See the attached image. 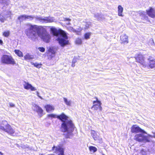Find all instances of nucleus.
I'll return each mask as SVG.
<instances>
[{
	"label": "nucleus",
	"mask_w": 155,
	"mask_h": 155,
	"mask_svg": "<svg viewBox=\"0 0 155 155\" xmlns=\"http://www.w3.org/2000/svg\"><path fill=\"white\" fill-rule=\"evenodd\" d=\"M10 2V0H0V3L8 5Z\"/></svg>",
	"instance_id": "bb28decb"
},
{
	"label": "nucleus",
	"mask_w": 155,
	"mask_h": 155,
	"mask_svg": "<svg viewBox=\"0 0 155 155\" xmlns=\"http://www.w3.org/2000/svg\"><path fill=\"white\" fill-rule=\"evenodd\" d=\"M152 41H153V44H154V41H153V39L152 40Z\"/></svg>",
	"instance_id": "de8ad7c7"
},
{
	"label": "nucleus",
	"mask_w": 155,
	"mask_h": 155,
	"mask_svg": "<svg viewBox=\"0 0 155 155\" xmlns=\"http://www.w3.org/2000/svg\"><path fill=\"white\" fill-rule=\"evenodd\" d=\"M49 52L51 53L52 54L54 55L55 53V50L52 48L50 47L48 50Z\"/></svg>",
	"instance_id": "7c9ffc66"
},
{
	"label": "nucleus",
	"mask_w": 155,
	"mask_h": 155,
	"mask_svg": "<svg viewBox=\"0 0 155 155\" xmlns=\"http://www.w3.org/2000/svg\"><path fill=\"white\" fill-rule=\"evenodd\" d=\"M33 107L34 111L37 112L40 117H42L43 115V110L41 107L35 104H34L33 105Z\"/></svg>",
	"instance_id": "1a4fd4ad"
},
{
	"label": "nucleus",
	"mask_w": 155,
	"mask_h": 155,
	"mask_svg": "<svg viewBox=\"0 0 155 155\" xmlns=\"http://www.w3.org/2000/svg\"><path fill=\"white\" fill-rule=\"evenodd\" d=\"M148 64H145V66L147 67L151 68H155V59H153V58L150 57L148 58Z\"/></svg>",
	"instance_id": "9d476101"
},
{
	"label": "nucleus",
	"mask_w": 155,
	"mask_h": 155,
	"mask_svg": "<svg viewBox=\"0 0 155 155\" xmlns=\"http://www.w3.org/2000/svg\"><path fill=\"white\" fill-rule=\"evenodd\" d=\"M135 58L137 62L139 63L143 66H145V64L144 62V58L142 55L139 54L135 57Z\"/></svg>",
	"instance_id": "f8f14e48"
},
{
	"label": "nucleus",
	"mask_w": 155,
	"mask_h": 155,
	"mask_svg": "<svg viewBox=\"0 0 155 155\" xmlns=\"http://www.w3.org/2000/svg\"><path fill=\"white\" fill-rule=\"evenodd\" d=\"M70 21H66V24L67 25H70L71 23H70Z\"/></svg>",
	"instance_id": "37998d69"
},
{
	"label": "nucleus",
	"mask_w": 155,
	"mask_h": 155,
	"mask_svg": "<svg viewBox=\"0 0 155 155\" xmlns=\"http://www.w3.org/2000/svg\"><path fill=\"white\" fill-rule=\"evenodd\" d=\"M10 106L11 107H15V104L12 103H10Z\"/></svg>",
	"instance_id": "a19ab883"
},
{
	"label": "nucleus",
	"mask_w": 155,
	"mask_h": 155,
	"mask_svg": "<svg viewBox=\"0 0 155 155\" xmlns=\"http://www.w3.org/2000/svg\"><path fill=\"white\" fill-rule=\"evenodd\" d=\"M3 13H1L0 14V21L1 22L3 23L6 19V16H4L3 15Z\"/></svg>",
	"instance_id": "393cba45"
},
{
	"label": "nucleus",
	"mask_w": 155,
	"mask_h": 155,
	"mask_svg": "<svg viewBox=\"0 0 155 155\" xmlns=\"http://www.w3.org/2000/svg\"><path fill=\"white\" fill-rule=\"evenodd\" d=\"M39 50L41 52H43L45 51V49L43 47H39L38 48Z\"/></svg>",
	"instance_id": "c9c22d12"
},
{
	"label": "nucleus",
	"mask_w": 155,
	"mask_h": 155,
	"mask_svg": "<svg viewBox=\"0 0 155 155\" xmlns=\"http://www.w3.org/2000/svg\"><path fill=\"white\" fill-rule=\"evenodd\" d=\"M76 44H81L82 43V41L81 39L79 38H78L76 40Z\"/></svg>",
	"instance_id": "f704fd0d"
},
{
	"label": "nucleus",
	"mask_w": 155,
	"mask_h": 155,
	"mask_svg": "<svg viewBox=\"0 0 155 155\" xmlns=\"http://www.w3.org/2000/svg\"><path fill=\"white\" fill-rule=\"evenodd\" d=\"M3 44V41L2 39H0V44L2 45Z\"/></svg>",
	"instance_id": "79ce46f5"
},
{
	"label": "nucleus",
	"mask_w": 155,
	"mask_h": 155,
	"mask_svg": "<svg viewBox=\"0 0 155 155\" xmlns=\"http://www.w3.org/2000/svg\"><path fill=\"white\" fill-rule=\"evenodd\" d=\"M1 13H3V15L4 16H6V18L9 17L10 15L11 14V12L9 11H3Z\"/></svg>",
	"instance_id": "6ab92c4d"
},
{
	"label": "nucleus",
	"mask_w": 155,
	"mask_h": 155,
	"mask_svg": "<svg viewBox=\"0 0 155 155\" xmlns=\"http://www.w3.org/2000/svg\"><path fill=\"white\" fill-rule=\"evenodd\" d=\"M15 52L16 54L19 57H21L23 56V54L22 52L19 50H15Z\"/></svg>",
	"instance_id": "4be33fe9"
},
{
	"label": "nucleus",
	"mask_w": 155,
	"mask_h": 155,
	"mask_svg": "<svg viewBox=\"0 0 155 155\" xmlns=\"http://www.w3.org/2000/svg\"><path fill=\"white\" fill-rule=\"evenodd\" d=\"M131 130L132 133H141L135 135L134 139L137 141L143 143L149 142L150 141V137H151V136L149 135V136H148L145 135L144 134H147V132L137 125H133L131 127Z\"/></svg>",
	"instance_id": "7ed1b4c3"
},
{
	"label": "nucleus",
	"mask_w": 155,
	"mask_h": 155,
	"mask_svg": "<svg viewBox=\"0 0 155 155\" xmlns=\"http://www.w3.org/2000/svg\"><path fill=\"white\" fill-rule=\"evenodd\" d=\"M31 64L33 65L34 67L37 68H39L41 67L42 64L41 63H34L33 62H31Z\"/></svg>",
	"instance_id": "a878e982"
},
{
	"label": "nucleus",
	"mask_w": 155,
	"mask_h": 155,
	"mask_svg": "<svg viewBox=\"0 0 155 155\" xmlns=\"http://www.w3.org/2000/svg\"><path fill=\"white\" fill-rule=\"evenodd\" d=\"M24 58L25 60H30L32 59L33 58V57L32 55L27 54L24 56Z\"/></svg>",
	"instance_id": "c756f323"
},
{
	"label": "nucleus",
	"mask_w": 155,
	"mask_h": 155,
	"mask_svg": "<svg viewBox=\"0 0 155 155\" xmlns=\"http://www.w3.org/2000/svg\"><path fill=\"white\" fill-rule=\"evenodd\" d=\"M48 117L52 118H57L60 120L62 122L61 129L62 132L66 133L64 134L65 137L67 139H71L73 137L72 133L74 131V126L71 120L68 119V117L63 113L59 115L51 114L48 115Z\"/></svg>",
	"instance_id": "f03ea898"
},
{
	"label": "nucleus",
	"mask_w": 155,
	"mask_h": 155,
	"mask_svg": "<svg viewBox=\"0 0 155 155\" xmlns=\"http://www.w3.org/2000/svg\"><path fill=\"white\" fill-rule=\"evenodd\" d=\"M91 136L95 140H98L99 138V136L97 134L96 132L93 130L91 131Z\"/></svg>",
	"instance_id": "f3484780"
},
{
	"label": "nucleus",
	"mask_w": 155,
	"mask_h": 155,
	"mask_svg": "<svg viewBox=\"0 0 155 155\" xmlns=\"http://www.w3.org/2000/svg\"><path fill=\"white\" fill-rule=\"evenodd\" d=\"M92 109H93L95 110H97L99 109L100 110H101L102 107L100 105V104H99L97 105H93L91 108Z\"/></svg>",
	"instance_id": "5701e85b"
},
{
	"label": "nucleus",
	"mask_w": 155,
	"mask_h": 155,
	"mask_svg": "<svg viewBox=\"0 0 155 155\" xmlns=\"http://www.w3.org/2000/svg\"><path fill=\"white\" fill-rule=\"evenodd\" d=\"M64 21H71V19L69 18H64Z\"/></svg>",
	"instance_id": "e433bc0d"
},
{
	"label": "nucleus",
	"mask_w": 155,
	"mask_h": 155,
	"mask_svg": "<svg viewBox=\"0 0 155 155\" xmlns=\"http://www.w3.org/2000/svg\"><path fill=\"white\" fill-rule=\"evenodd\" d=\"M0 154L1 155H3V154L0 151Z\"/></svg>",
	"instance_id": "a18cd8bd"
},
{
	"label": "nucleus",
	"mask_w": 155,
	"mask_h": 155,
	"mask_svg": "<svg viewBox=\"0 0 155 155\" xmlns=\"http://www.w3.org/2000/svg\"><path fill=\"white\" fill-rule=\"evenodd\" d=\"M121 43V44H127L128 43V37L125 34L122 35L120 36Z\"/></svg>",
	"instance_id": "2eb2a0df"
},
{
	"label": "nucleus",
	"mask_w": 155,
	"mask_h": 155,
	"mask_svg": "<svg viewBox=\"0 0 155 155\" xmlns=\"http://www.w3.org/2000/svg\"><path fill=\"white\" fill-rule=\"evenodd\" d=\"M102 155H105L104 154H103Z\"/></svg>",
	"instance_id": "09e8293b"
},
{
	"label": "nucleus",
	"mask_w": 155,
	"mask_h": 155,
	"mask_svg": "<svg viewBox=\"0 0 155 155\" xmlns=\"http://www.w3.org/2000/svg\"><path fill=\"white\" fill-rule=\"evenodd\" d=\"M26 25L28 28L25 30V33L28 38L34 41L38 35L44 42L48 43L50 41L51 36L45 28L29 23L26 24Z\"/></svg>",
	"instance_id": "f257e3e1"
},
{
	"label": "nucleus",
	"mask_w": 155,
	"mask_h": 155,
	"mask_svg": "<svg viewBox=\"0 0 155 155\" xmlns=\"http://www.w3.org/2000/svg\"><path fill=\"white\" fill-rule=\"evenodd\" d=\"M45 108L46 109V111L49 113L51 112L52 110H54V107L50 104H47L45 106Z\"/></svg>",
	"instance_id": "dca6fc26"
},
{
	"label": "nucleus",
	"mask_w": 155,
	"mask_h": 155,
	"mask_svg": "<svg viewBox=\"0 0 155 155\" xmlns=\"http://www.w3.org/2000/svg\"><path fill=\"white\" fill-rule=\"evenodd\" d=\"M153 136H154V137L155 138V133L154 134Z\"/></svg>",
	"instance_id": "49530a36"
},
{
	"label": "nucleus",
	"mask_w": 155,
	"mask_h": 155,
	"mask_svg": "<svg viewBox=\"0 0 155 155\" xmlns=\"http://www.w3.org/2000/svg\"><path fill=\"white\" fill-rule=\"evenodd\" d=\"M99 104H100V105L101 106V103L100 101L98 100L97 99L96 101H93V105H97Z\"/></svg>",
	"instance_id": "72a5a7b5"
},
{
	"label": "nucleus",
	"mask_w": 155,
	"mask_h": 155,
	"mask_svg": "<svg viewBox=\"0 0 155 155\" xmlns=\"http://www.w3.org/2000/svg\"><path fill=\"white\" fill-rule=\"evenodd\" d=\"M18 19L20 21V22L26 20V15H24L19 16L18 18Z\"/></svg>",
	"instance_id": "b1692460"
},
{
	"label": "nucleus",
	"mask_w": 155,
	"mask_h": 155,
	"mask_svg": "<svg viewBox=\"0 0 155 155\" xmlns=\"http://www.w3.org/2000/svg\"><path fill=\"white\" fill-rule=\"evenodd\" d=\"M50 30L51 32L54 35L57 36V40L61 46L64 47L69 44V41L68 40V38L67 35L62 34L60 32L56 33V29L54 27L51 28Z\"/></svg>",
	"instance_id": "20e7f679"
},
{
	"label": "nucleus",
	"mask_w": 155,
	"mask_h": 155,
	"mask_svg": "<svg viewBox=\"0 0 155 155\" xmlns=\"http://www.w3.org/2000/svg\"><path fill=\"white\" fill-rule=\"evenodd\" d=\"M147 15L152 18L155 17V10L151 7L149 8V9L146 10Z\"/></svg>",
	"instance_id": "ddd939ff"
},
{
	"label": "nucleus",
	"mask_w": 155,
	"mask_h": 155,
	"mask_svg": "<svg viewBox=\"0 0 155 155\" xmlns=\"http://www.w3.org/2000/svg\"><path fill=\"white\" fill-rule=\"evenodd\" d=\"M55 149L56 153L58 154V155H65L64 149L63 148L59 146L55 147L54 146L52 147V150H54Z\"/></svg>",
	"instance_id": "9b49d317"
},
{
	"label": "nucleus",
	"mask_w": 155,
	"mask_h": 155,
	"mask_svg": "<svg viewBox=\"0 0 155 155\" xmlns=\"http://www.w3.org/2000/svg\"><path fill=\"white\" fill-rule=\"evenodd\" d=\"M103 15L100 13H95L94 14V17L98 20H101V18L103 17Z\"/></svg>",
	"instance_id": "aec40b11"
},
{
	"label": "nucleus",
	"mask_w": 155,
	"mask_h": 155,
	"mask_svg": "<svg viewBox=\"0 0 155 155\" xmlns=\"http://www.w3.org/2000/svg\"><path fill=\"white\" fill-rule=\"evenodd\" d=\"M34 18L35 19V21H39L41 23H51L54 21V17H42L38 15H26V20L31 21Z\"/></svg>",
	"instance_id": "39448f33"
},
{
	"label": "nucleus",
	"mask_w": 155,
	"mask_h": 155,
	"mask_svg": "<svg viewBox=\"0 0 155 155\" xmlns=\"http://www.w3.org/2000/svg\"><path fill=\"white\" fill-rule=\"evenodd\" d=\"M64 101L65 104L68 106H71V100H68V99L65 97H63Z\"/></svg>",
	"instance_id": "412c9836"
},
{
	"label": "nucleus",
	"mask_w": 155,
	"mask_h": 155,
	"mask_svg": "<svg viewBox=\"0 0 155 155\" xmlns=\"http://www.w3.org/2000/svg\"><path fill=\"white\" fill-rule=\"evenodd\" d=\"M91 34V32H87L85 33L84 35V38L86 40L89 39Z\"/></svg>",
	"instance_id": "cd10ccee"
},
{
	"label": "nucleus",
	"mask_w": 155,
	"mask_h": 155,
	"mask_svg": "<svg viewBox=\"0 0 155 155\" xmlns=\"http://www.w3.org/2000/svg\"><path fill=\"white\" fill-rule=\"evenodd\" d=\"M118 15L119 16L123 17V15L122 13L123 11V8L121 5H119L118 7Z\"/></svg>",
	"instance_id": "a211bd4d"
},
{
	"label": "nucleus",
	"mask_w": 155,
	"mask_h": 155,
	"mask_svg": "<svg viewBox=\"0 0 155 155\" xmlns=\"http://www.w3.org/2000/svg\"><path fill=\"white\" fill-rule=\"evenodd\" d=\"M146 152L144 151L143 150H141L140 152V153L142 154L143 155H146Z\"/></svg>",
	"instance_id": "4c0bfd02"
},
{
	"label": "nucleus",
	"mask_w": 155,
	"mask_h": 155,
	"mask_svg": "<svg viewBox=\"0 0 155 155\" xmlns=\"http://www.w3.org/2000/svg\"><path fill=\"white\" fill-rule=\"evenodd\" d=\"M36 94H37V96L39 97L41 99H42L43 98H42V97H41V96H40L39 95V92H38V91H37L36 92Z\"/></svg>",
	"instance_id": "58836bf2"
},
{
	"label": "nucleus",
	"mask_w": 155,
	"mask_h": 155,
	"mask_svg": "<svg viewBox=\"0 0 155 155\" xmlns=\"http://www.w3.org/2000/svg\"><path fill=\"white\" fill-rule=\"evenodd\" d=\"M10 34V31H7L4 32L3 35L5 37H7Z\"/></svg>",
	"instance_id": "2f4dec72"
},
{
	"label": "nucleus",
	"mask_w": 155,
	"mask_h": 155,
	"mask_svg": "<svg viewBox=\"0 0 155 155\" xmlns=\"http://www.w3.org/2000/svg\"><path fill=\"white\" fill-rule=\"evenodd\" d=\"M75 64L74 63H72V64H71V66L72 67H74L75 66Z\"/></svg>",
	"instance_id": "c03bdc74"
},
{
	"label": "nucleus",
	"mask_w": 155,
	"mask_h": 155,
	"mask_svg": "<svg viewBox=\"0 0 155 155\" xmlns=\"http://www.w3.org/2000/svg\"><path fill=\"white\" fill-rule=\"evenodd\" d=\"M89 149L90 151L93 153L95 152L97 150V148L94 146H90L89 147Z\"/></svg>",
	"instance_id": "c85d7f7f"
},
{
	"label": "nucleus",
	"mask_w": 155,
	"mask_h": 155,
	"mask_svg": "<svg viewBox=\"0 0 155 155\" xmlns=\"http://www.w3.org/2000/svg\"><path fill=\"white\" fill-rule=\"evenodd\" d=\"M0 130L7 132L10 135H12L15 133L14 130L5 120H3L0 124Z\"/></svg>",
	"instance_id": "423d86ee"
},
{
	"label": "nucleus",
	"mask_w": 155,
	"mask_h": 155,
	"mask_svg": "<svg viewBox=\"0 0 155 155\" xmlns=\"http://www.w3.org/2000/svg\"><path fill=\"white\" fill-rule=\"evenodd\" d=\"M25 84L24 85V88L26 90L30 89L31 91L36 90V88L33 87L32 85L28 82H25Z\"/></svg>",
	"instance_id": "4468645a"
},
{
	"label": "nucleus",
	"mask_w": 155,
	"mask_h": 155,
	"mask_svg": "<svg viewBox=\"0 0 155 155\" xmlns=\"http://www.w3.org/2000/svg\"><path fill=\"white\" fill-rule=\"evenodd\" d=\"M71 28V30L72 31L76 33L78 35H80V34L81 32L80 31L76 30L72 27Z\"/></svg>",
	"instance_id": "473e14b6"
},
{
	"label": "nucleus",
	"mask_w": 155,
	"mask_h": 155,
	"mask_svg": "<svg viewBox=\"0 0 155 155\" xmlns=\"http://www.w3.org/2000/svg\"><path fill=\"white\" fill-rule=\"evenodd\" d=\"M77 60L75 58H74L72 60V63L75 64L77 62Z\"/></svg>",
	"instance_id": "ea45409f"
},
{
	"label": "nucleus",
	"mask_w": 155,
	"mask_h": 155,
	"mask_svg": "<svg viewBox=\"0 0 155 155\" xmlns=\"http://www.w3.org/2000/svg\"><path fill=\"white\" fill-rule=\"evenodd\" d=\"M138 14H139L141 19L144 21L143 23L150 22L148 17L147 15V14L146 12L140 11L138 12Z\"/></svg>",
	"instance_id": "6e6552de"
},
{
	"label": "nucleus",
	"mask_w": 155,
	"mask_h": 155,
	"mask_svg": "<svg viewBox=\"0 0 155 155\" xmlns=\"http://www.w3.org/2000/svg\"><path fill=\"white\" fill-rule=\"evenodd\" d=\"M2 63L7 64H11L14 65L15 62L11 56L7 54H4L1 58Z\"/></svg>",
	"instance_id": "0eeeda50"
}]
</instances>
